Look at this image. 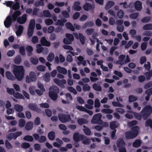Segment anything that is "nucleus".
<instances>
[{
    "instance_id": "69168bd1",
    "label": "nucleus",
    "mask_w": 152,
    "mask_h": 152,
    "mask_svg": "<svg viewBox=\"0 0 152 152\" xmlns=\"http://www.w3.org/2000/svg\"><path fill=\"white\" fill-rule=\"evenodd\" d=\"M138 16V13H134L130 14L129 16V17L131 19H134L137 18Z\"/></svg>"
},
{
    "instance_id": "338daca9",
    "label": "nucleus",
    "mask_w": 152,
    "mask_h": 152,
    "mask_svg": "<svg viewBox=\"0 0 152 152\" xmlns=\"http://www.w3.org/2000/svg\"><path fill=\"white\" fill-rule=\"evenodd\" d=\"M147 63V64H144V67L145 70L149 71L151 69V64L148 61Z\"/></svg>"
},
{
    "instance_id": "dca6fc26",
    "label": "nucleus",
    "mask_w": 152,
    "mask_h": 152,
    "mask_svg": "<svg viewBox=\"0 0 152 152\" xmlns=\"http://www.w3.org/2000/svg\"><path fill=\"white\" fill-rule=\"evenodd\" d=\"M94 24V22L92 21H90L88 22H86L82 26V28L83 29L87 27H91L93 26Z\"/></svg>"
},
{
    "instance_id": "39448f33",
    "label": "nucleus",
    "mask_w": 152,
    "mask_h": 152,
    "mask_svg": "<svg viewBox=\"0 0 152 152\" xmlns=\"http://www.w3.org/2000/svg\"><path fill=\"white\" fill-rule=\"evenodd\" d=\"M58 116L59 120L62 123L69 122L72 120V118L69 114L59 113Z\"/></svg>"
},
{
    "instance_id": "e433bc0d",
    "label": "nucleus",
    "mask_w": 152,
    "mask_h": 152,
    "mask_svg": "<svg viewBox=\"0 0 152 152\" xmlns=\"http://www.w3.org/2000/svg\"><path fill=\"white\" fill-rule=\"evenodd\" d=\"M141 141L140 140L137 139L133 143V146L134 147H138L141 144Z\"/></svg>"
},
{
    "instance_id": "393cba45",
    "label": "nucleus",
    "mask_w": 152,
    "mask_h": 152,
    "mask_svg": "<svg viewBox=\"0 0 152 152\" xmlns=\"http://www.w3.org/2000/svg\"><path fill=\"white\" fill-rule=\"evenodd\" d=\"M92 86L93 89L96 91H101L102 90L101 87L98 84L95 83L93 84Z\"/></svg>"
},
{
    "instance_id": "412c9836",
    "label": "nucleus",
    "mask_w": 152,
    "mask_h": 152,
    "mask_svg": "<svg viewBox=\"0 0 152 152\" xmlns=\"http://www.w3.org/2000/svg\"><path fill=\"white\" fill-rule=\"evenodd\" d=\"M26 50L28 53V56H30L32 55V52L33 50V48L32 46L30 45L27 46L26 48Z\"/></svg>"
},
{
    "instance_id": "864d4df0",
    "label": "nucleus",
    "mask_w": 152,
    "mask_h": 152,
    "mask_svg": "<svg viewBox=\"0 0 152 152\" xmlns=\"http://www.w3.org/2000/svg\"><path fill=\"white\" fill-rule=\"evenodd\" d=\"M20 8L19 3L18 2H16L14 4L12 7V8L14 10H16L19 9Z\"/></svg>"
},
{
    "instance_id": "cd10ccee",
    "label": "nucleus",
    "mask_w": 152,
    "mask_h": 152,
    "mask_svg": "<svg viewBox=\"0 0 152 152\" xmlns=\"http://www.w3.org/2000/svg\"><path fill=\"white\" fill-rule=\"evenodd\" d=\"M14 97L17 99H25L24 96L18 92L15 93L13 95Z\"/></svg>"
},
{
    "instance_id": "4d7b16f0",
    "label": "nucleus",
    "mask_w": 152,
    "mask_h": 152,
    "mask_svg": "<svg viewBox=\"0 0 152 152\" xmlns=\"http://www.w3.org/2000/svg\"><path fill=\"white\" fill-rule=\"evenodd\" d=\"M21 146L22 148L26 149L29 148L30 147V145L28 143L24 142L21 144Z\"/></svg>"
},
{
    "instance_id": "6e6d98bb",
    "label": "nucleus",
    "mask_w": 152,
    "mask_h": 152,
    "mask_svg": "<svg viewBox=\"0 0 152 152\" xmlns=\"http://www.w3.org/2000/svg\"><path fill=\"white\" fill-rule=\"evenodd\" d=\"M61 13L64 17L66 18H68L70 17L69 15L68 12L66 10H63L61 12Z\"/></svg>"
},
{
    "instance_id": "a211bd4d",
    "label": "nucleus",
    "mask_w": 152,
    "mask_h": 152,
    "mask_svg": "<svg viewBox=\"0 0 152 152\" xmlns=\"http://www.w3.org/2000/svg\"><path fill=\"white\" fill-rule=\"evenodd\" d=\"M125 136L126 139L129 140L135 137L131 131L127 132L125 133Z\"/></svg>"
},
{
    "instance_id": "5fc2aeb1",
    "label": "nucleus",
    "mask_w": 152,
    "mask_h": 152,
    "mask_svg": "<svg viewBox=\"0 0 152 152\" xmlns=\"http://www.w3.org/2000/svg\"><path fill=\"white\" fill-rule=\"evenodd\" d=\"M30 61L32 64L34 65L37 64L38 62V59L37 58H34L33 57H31L30 58Z\"/></svg>"
},
{
    "instance_id": "4be33fe9",
    "label": "nucleus",
    "mask_w": 152,
    "mask_h": 152,
    "mask_svg": "<svg viewBox=\"0 0 152 152\" xmlns=\"http://www.w3.org/2000/svg\"><path fill=\"white\" fill-rule=\"evenodd\" d=\"M49 139L51 140H53L55 138V132L52 131L49 132L48 134Z\"/></svg>"
},
{
    "instance_id": "3c124183",
    "label": "nucleus",
    "mask_w": 152,
    "mask_h": 152,
    "mask_svg": "<svg viewBox=\"0 0 152 152\" xmlns=\"http://www.w3.org/2000/svg\"><path fill=\"white\" fill-rule=\"evenodd\" d=\"M66 38L72 42L74 40V37L73 35L71 34L67 33L66 34Z\"/></svg>"
},
{
    "instance_id": "72a5a7b5",
    "label": "nucleus",
    "mask_w": 152,
    "mask_h": 152,
    "mask_svg": "<svg viewBox=\"0 0 152 152\" xmlns=\"http://www.w3.org/2000/svg\"><path fill=\"white\" fill-rule=\"evenodd\" d=\"M117 124V122L116 121H113L111 122L110 124V128L112 130L116 129L115 128L118 127Z\"/></svg>"
},
{
    "instance_id": "4468645a",
    "label": "nucleus",
    "mask_w": 152,
    "mask_h": 152,
    "mask_svg": "<svg viewBox=\"0 0 152 152\" xmlns=\"http://www.w3.org/2000/svg\"><path fill=\"white\" fill-rule=\"evenodd\" d=\"M33 127V123L32 122H27L25 126V128L26 130L29 131L31 130Z\"/></svg>"
},
{
    "instance_id": "c756f323",
    "label": "nucleus",
    "mask_w": 152,
    "mask_h": 152,
    "mask_svg": "<svg viewBox=\"0 0 152 152\" xmlns=\"http://www.w3.org/2000/svg\"><path fill=\"white\" fill-rule=\"evenodd\" d=\"M26 124L25 120L23 119H20L18 121V126L20 128H23L24 127Z\"/></svg>"
},
{
    "instance_id": "4c0bfd02",
    "label": "nucleus",
    "mask_w": 152,
    "mask_h": 152,
    "mask_svg": "<svg viewBox=\"0 0 152 152\" xmlns=\"http://www.w3.org/2000/svg\"><path fill=\"white\" fill-rule=\"evenodd\" d=\"M23 140L26 141H27L29 142H32L34 140L33 137L29 135H27L23 137Z\"/></svg>"
},
{
    "instance_id": "79ce46f5",
    "label": "nucleus",
    "mask_w": 152,
    "mask_h": 152,
    "mask_svg": "<svg viewBox=\"0 0 152 152\" xmlns=\"http://www.w3.org/2000/svg\"><path fill=\"white\" fill-rule=\"evenodd\" d=\"M29 77L32 79L34 82L37 80V77L35 73L33 72H31L29 73Z\"/></svg>"
},
{
    "instance_id": "7c9ffc66",
    "label": "nucleus",
    "mask_w": 152,
    "mask_h": 152,
    "mask_svg": "<svg viewBox=\"0 0 152 152\" xmlns=\"http://www.w3.org/2000/svg\"><path fill=\"white\" fill-rule=\"evenodd\" d=\"M66 28L72 31H75L74 27L70 23H67L66 24Z\"/></svg>"
},
{
    "instance_id": "2f4dec72",
    "label": "nucleus",
    "mask_w": 152,
    "mask_h": 152,
    "mask_svg": "<svg viewBox=\"0 0 152 152\" xmlns=\"http://www.w3.org/2000/svg\"><path fill=\"white\" fill-rule=\"evenodd\" d=\"M83 127L85 128L83 129V131L85 134L87 135H90L91 133V132L90 129L85 126H83Z\"/></svg>"
},
{
    "instance_id": "774afa93",
    "label": "nucleus",
    "mask_w": 152,
    "mask_h": 152,
    "mask_svg": "<svg viewBox=\"0 0 152 152\" xmlns=\"http://www.w3.org/2000/svg\"><path fill=\"white\" fill-rule=\"evenodd\" d=\"M94 28H88L86 30V32L88 35H91L94 31Z\"/></svg>"
},
{
    "instance_id": "9b49d317",
    "label": "nucleus",
    "mask_w": 152,
    "mask_h": 152,
    "mask_svg": "<svg viewBox=\"0 0 152 152\" xmlns=\"http://www.w3.org/2000/svg\"><path fill=\"white\" fill-rule=\"evenodd\" d=\"M40 42L43 46L49 47L51 45L50 42L48 41L45 37L42 38L40 40Z\"/></svg>"
},
{
    "instance_id": "58836bf2",
    "label": "nucleus",
    "mask_w": 152,
    "mask_h": 152,
    "mask_svg": "<svg viewBox=\"0 0 152 152\" xmlns=\"http://www.w3.org/2000/svg\"><path fill=\"white\" fill-rule=\"evenodd\" d=\"M37 52L38 53H41L44 50V48L41 47V45L40 44H38L36 46Z\"/></svg>"
},
{
    "instance_id": "f704fd0d",
    "label": "nucleus",
    "mask_w": 152,
    "mask_h": 152,
    "mask_svg": "<svg viewBox=\"0 0 152 152\" xmlns=\"http://www.w3.org/2000/svg\"><path fill=\"white\" fill-rule=\"evenodd\" d=\"M14 107L15 110L18 112H22L23 110V107L19 104L15 105Z\"/></svg>"
},
{
    "instance_id": "6ab92c4d",
    "label": "nucleus",
    "mask_w": 152,
    "mask_h": 152,
    "mask_svg": "<svg viewBox=\"0 0 152 152\" xmlns=\"http://www.w3.org/2000/svg\"><path fill=\"white\" fill-rule=\"evenodd\" d=\"M139 127L137 126H134L131 129V132L134 134V137H136L138 133Z\"/></svg>"
},
{
    "instance_id": "a18cd8bd",
    "label": "nucleus",
    "mask_w": 152,
    "mask_h": 152,
    "mask_svg": "<svg viewBox=\"0 0 152 152\" xmlns=\"http://www.w3.org/2000/svg\"><path fill=\"white\" fill-rule=\"evenodd\" d=\"M137 99V97L133 95H129V101L130 102H132L136 101Z\"/></svg>"
},
{
    "instance_id": "a19ab883",
    "label": "nucleus",
    "mask_w": 152,
    "mask_h": 152,
    "mask_svg": "<svg viewBox=\"0 0 152 152\" xmlns=\"http://www.w3.org/2000/svg\"><path fill=\"white\" fill-rule=\"evenodd\" d=\"M54 54L53 53H50L48 56L47 59L49 62H52L54 59Z\"/></svg>"
},
{
    "instance_id": "49530a36",
    "label": "nucleus",
    "mask_w": 152,
    "mask_h": 152,
    "mask_svg": "<svg viewBox=\"0 0 152 152\" xmlns=\"http://www.w3.org/2000/svg\"><path fill=\"white\" fill-rule=\"evenodd\" d=\"M124 12L123 10H120L117 13L118 17L120 19H122L124 17Z\"/></svg>"
},
{
    "instance_id": "ea45409f",
    "label": "nucleus",
    "mask_w": 152,
    "mask_h": 152,
    "mask_svg": "<svg viewBox=\"0 0 152 152\" xmlns=\"http://www.w3.org/2000/svg\"><path fill=\"white\" fill-rule=\"evenodd\" d=\"M43 79L47 82H49L50 80V76L49 73H46L43 76Z\"/></svg>"
},
{
    "instance_id": "0e129e2a",
    "label": "nucleus",
    "mask_w": 152,
    "mask_h": 152,
    "mask_svg": "<svg viewBox=\"0 0 152 152\" xmlns=\"http://www.w3.org/2000/svg\"><path fill=\"white\" fill-rule=\"evenodd\" d=\"M37 69L39 71L43 72L45 70V67L43 65H40L37 66Z\"/></svg>"
},
{
    "instance_id": "ddd939ff",
    "label": "nucleus",
    "mask_w": 152,
    "mask_h": 152,
    "mask_svg": "<svg viewBox=\"0 0 152 152\" xmlns=\"http://www.w3.org/2000/svg\"><path fill=\"white\" fill-rule=\"evenodd\" d=\"M134 7L137 10L140 11L142 8L141 2L139 1H136L134 3Z\"/></svg>"
},
{
    "instance_id": "13d9d810",
    "label": "nucleus",
    "mask_w": 152,
    "mask_h": 152,
    "mask_svg": "<svg viewBox=\"0 0 152 152\" xmlns=\"http://www.w3.org/2000/svg\"><path fill=\"white\" fill-rule=\"evenodd\" d=\"M5 145L6 148L9 149L12 148V146L7 140H6L5 141Z\"/></svg>"
},
{
    "instance_id": "5701e85b",
    "label": "nucleus",
    "mask_w": 152,
    "mask_h": 152,
    "mask_svg": "<svg viewBox=\"0 0 152 152\" xmlns=\"http://www.w3.org/2000/svg\"><path fill=\"white\" fill-rule=\"evenodd\" d=\"M115 4L114 1H108L105 6V9L106 10H108L111 7L113 6Z\"/></svg>"
},
{
    "instance_id": "e2e57ef3",
    "label": "nucleus",
    "mask_w": 152,
    "mask_h": 152,
    "mask_svg": "<svg viewBox=\"0 0 152 152\" xmlns=\"http://www.w3.org/2000/svg\"><path fill=\"white\" fill-rule=\"evenodd\" d=\"M35 87L33 86H31L29 88V91L30 94H31L34 95L35 94L34 91Z\"/></svg>"
},
{
    "instance_id": "c03bdc74",
    "label": "nucleus",
    "mask_w": 152,
    "mask_h": 152,
    "mask_svg": "<svg viewBox=\"0 0 152 152\" xmlns=\"http://www.w3.org/2000/svg\"><path fill=\"white\" fill-rule=\"evenodd\" d=\"M145 126L146 127L150 126L152 128V120L151 119L149 118L146 121Z\"/></svg>"
},
{
    "instance_id": "7ed1b4c3",
    "label": "nucleus",
    "mask_w": 152,
    "mask_h": 152,
    "mask_svg": "<svg viewBox=\"0 0 152 152\" xmlns=\"http://www.w3.org/2000/svg\"><path fill=\"white\" fill-rule=\"evenodd\" d=\"M49 92V95L50 98L53 100H56L58 97V94L59 92L58 88L57 86L50 87Z\"/></svg>"
},
{
    "instance_id": "09e8293b",
    "label": "nucleus",
    "mask_w": 152,
    "mask_h": 152,
    "mask_svg": "<svg viewBox=\"0 0 152 152\" xmlns=\"http://www.w3.org/2000/svg\"><path fill=\"white\" fill-rule=\"evenodd\" d=\"M143 28L144 30L152 29V24H147L143 26Z\"/></svg>"
},
{
    "instance_id": "603ef678",
    "label": "nucleus",
    "mask_w": 152,
    "mask_h": 152,
    "mask_svg": "<svg viewBox=\"0 0 152 152\" xmlns=\"http://www.w3.org/2000/svg\"><path fill=\"white\" fill-rule=\"evenodd\" d=\"M85 137L81 141H83V143L85 145H88L90 143V140L89 138H88L86 137L85 136Z\"/></svg>"
},
{
    "instance_id": "0eeeda50",
    "label": "nucleus",
    "mask_w": 152,
    "mask_h": 152,
    "mask_svg": "<svg viewBox=\"0 0 152 152\" xmlns=\"http://www.w3.org/2000/svg\"><path fill=\"white\" fill-rule=\"evenodd\" d=\"M83 9L86 11L91 10L92 12H94V5H92L89 3H86L83 6Z\"/></svg>"
},
{
    "instance_id": "de8ad7c7",
    "label": "nucleus",
    "mask_w": 152,
    "mask_h": 152,
    "mask_svg": "<svg viewBox=\"0 0 152 152\" xmlns=\"http://www.w3.org/2000/svg\"><path fill=\"white\" fill-rule=\"evenodd\" d=\"M151 19V17L149 16L145 17L142 18L141 20V22L143 23H146L149 22Z\"/></svg>"
},
{
    "instance_id": "473e14b6",
    "label": "nucleus",
    "mask_w": 152,
    "mask_h": 152,
    "mask_svg": "<svg viewBox=\"0 0 152 152\" xmlns=\"http://www.w3.org/2000/svg\"><path fill=\"white\" fill-rule=\"evenodd\" d=\"M23 29V26H19L18 29L16 33V34L17 36H20L22 34Z\"/></svg>"
},
{
    "instance_id": "c9c22d12",
    "label": "nucleus",
    "mask_w": 152,
    "mask_h": 152,
    "mask_svg": "<svg viewBox=\"0 0 152 152\" xmlns=\"http://www.w3.org/2000/svg\"><path fill=\"white\" fill-rule=\"evenodd\" d=\"M144 75L146 77L147 80H150L152 76V70H149L148 72H145Z\"/></svg>"
},
{
    "instance_id": "2eb2a0df",
    "label": "nucleus",
    "mask_w": 152,
    "mask_h": 152,
    "mask_svg": "<svg viewBox=\"0 0 152 152\" xmlns=\"http://www.w3.org/2000/svg\"><path fill=\"white\" fill-rule=\"evenodd\" d=\"M21 14V12L19 10H17L14 12L12 15V18L13 21H16L18 16Z\"/></svg>"
},
{
    "instance_id": "6e6552de",
    "label": "nucleus",
    "mask_w": 152,
    "mask_h": 152,
    "mask_svg": "<svg viewBox=\"0 0 152 152\" xmlns=\"http://www.w3.org/2000/svg\"><path fill=\"white\" fill-rule=\"evenodd\" d=\"M54 81L55 83L62 88H64V84L66 83V81L64 79L59 80L58 79L55 78L54 79Z\"/></svg>"
},
{
    "instance_id": "bf43d9fd",
    "label": "nucleus",
    "mask_w": 152,
    "mask_h": 152,
    "mask_svg": "<svg viewBox=\"0 0 152 152\" xmlns=\"http://www.w3.org/2000/svg\"><path fill=\"white\" fill-rule=\"evenodd\" d=\"M90 89V86L87 84L84 85L83 87V90L84 92L89 91Z\"/></svg>"
},
{
    "instance_id": "1a4fd4ad",
    "label": "nucleus",
    "mask_w": 152,
    "mask_h": 152,
    "mask_svg": "<svg viewBox=\"0 0 152 152\" xmlns=\"http://www.w3.org/2000/svg\"><path fill=\"white\" fill-rule=\"evenodd\" d=\"M12 20L11 16H8L4 22V24L5 27L7 28L9 27L11 25Z\"/></svg>"
},
{
    "instance_id": "aec40b11",
    "label": "nucleus",
    "mask_w": 152,
    "mask_h": 152,
    "mask_svg": "<svg viewBox=\"0 0 152 152\" xmlns=\"http://www.w3.org/2000/svg\"><path fill=\"white\" fill-rule=\"evenodd\" d=\"M77 122L79 125H82L88 123V121L83 118H80L77 119Z\"/></svg>"
},
{
    "instance_id": "f257e3e1",
    "label": "nucleus",
    "mask_w": 152,
    "mask_h": 152,
    "mask_svg": "<svg viewBox=\"0 0 152 152\" xmlns=\"http://www.w3.org/2000/svg\"><path fill=\"white\" fill-rule=\"evenodd\" d=\"M152 113V107L149 105L145 106L142 109L140 113H135L134 116L138 120H141L142 117L145 120L149 117Z\"/></svg>"
},
{
    "instance_id": "680f3d73",
    "label": "nucleus",
    "mask_w": 152,
    "mask_h": 152,
    "mask_svg": "<svg viewBox=\"0 0 152 152\" xmlns=\"http://www.w3.org/2000/svg\"><path fill=\"white\" fill-rule=\"evenodd\" d=\"M34 30L28 28L27 30V35L29 38L31 37L33 35Z\"/></svg>"
},
{
    "instance_id": "9d476101",
    "label": "nucleus",
    "mask_w": 152,
    "mask_h": 152,
    "mask_svg": "<svg viewBox=\"0 0 152 152\" xmlns=\"http://www.w3.org/2000/svg\"><path fill=\"white\" fill-rule=\"evenodd\" d=\"M27 20V15L24 14L22 17H19L17 19V22L20 24L24 23Z\"/></svg>"
},
{
    "instance_id": "b1692460",
    "label": "nucleus",
    "mask_w": 152,
    "mask_h": 152,
    "mask_svg": "<svg viewBox=\"0 0 152 152\" xmlns=\"http://www.w3.org/2000/svg\"><path fill=\"white\" fill-rule=\"evenodd\" d=\"M57 69L59 72L63 74H65L67 72L65 68L62 67L60 66H58L57 67Z\"/></svg>"
},
{
    "instance_id": "37998d69",
    "label": "nucleus",
    "mask_w": 152,
    "mask_h": 152,
    "mask_svg": "<svg viewBox=\"0 0 152 152\" xmlns=\"http://www.w3.org/2000/svg\"><path fill=\"white\" fill-rule=\"evenodd\" d=\"M43 13L44 16L45 17L50 18L51 17V14L48 10H44L43 11Z\"/></svg>"
},
{
    "instance_id": "f8f14e48",
    "label": "nucleus",
    "mask_w": 152,
    "mask_h": 152,
    "mask_svg": "<svg viewBox=\"0 0 152 152\" xmlns=\"http://www.w3.org/2000/svg\"><path fill=\"white\" fill-rule=\"evenodd\" d=\"M56 140L57 142H53V145L55 147L58 148H60L63 144L62 141L58 138H56Z\"/></svg>"
},
{
    "instance_id": "a878e982",
    "label": "nucleus",
    "mask_w": 152,
    "mask_h": 152,
    "mask_svg": "<svg viewBox=\"0 0 152 152\" xmlns=\"http://www.w3.org/2000/svg\"><path fill=\"white\" fill-rule=\"evenodd\" d=\"M6 76L8 79L12 80H14V77L12 74L10 72H6Z\"/></svg>"
},
{
    "instance_id": "052dcab7",
    "label": "nucleus",
    "mask_w": 152,
    "mask_h": 152,
    "mask_svg": "<svg viewBox=\"0 0 152 152\" xmlns=\"http://www.w3.org/2000/svg\"><path fill=\"white\" fill-rule=\"evenodd\" d=\"M19 53L22 56H24L25 54V47L21 46L19 48Z\"/></svg>"
},
{
    "instance_id": "20e7f679",
    "label": "nucleus",
    "mask_w": 152,
    "mask_h": 152,
    "mask_svg": "<svg viewBox=\"0 0 152 152\" xmlns=\"http://www.w3.org/2000/svg\"><path fill=\"white\" fill-rule=\"evenodd\" d=\"M102 117V115L100 113L95 114L91 120V123L94 124L102 125L103 122L101 119Z\"/></svg>"
},
{
    "instance_id": "423d86ee",
    "label": "nucleus",
    "mask_w": 152,
    "mask_h": 152,
    "mask_svg": "<svg viewBox=\"0 0 152 152\" xmlns=\"http://www.w3.org/2000/svg\"><path fill=\"white\" fill-rule=\"evenodd\" d=\"M85 137V136L83 134H79L78 132L75 133L73 136V140L77 142L79 141L80 140H82Z\"/></svg>"
},
{
    "instance_id": "8fccbe9b",
    "label": "nucleus",
    "mask_w": 152,
    "mask_h": 152,
    "mask_svg": "<svg viewBox=\"0 0 152 152\" xmlns=\"http://www.w3.org/2000/svg\"><path fill=\"white\" fill-rule=\"evenodd\" d=\"M22 134V132L21 131L18 132L14 133H12V137L13 139L14 140L16 139L20 135Z\"/></svg>"
},
{
    "instance_id": "bb28decb",
    "label": "nucleus",
    "mask_w": 152,
    "mask_h": 152,
    "mask_svg": "<svg viewBox=\"0 0 152 152\" xmlns=\"http://www.w3.org/2000/svg\"><path fill=\"white\" fill-rule=\"evenodd\" d=\"M79 39H80L81 44L82 45H84L86 39V37L81 33H79Z\"/></svg>"
},
{
    "instance_id": "f03ea898",
    "label": "nucleus",
    "mask_w": 152,
    "mask_h": 152,
    "mask_svg": "<svg viewBox=\"0 0 152 152\" xmlns=\"http://www.w3.org/2000/svg\"><path fill=\"white\" fill-rule=\"evenodd\" d=\"M13 72L18 80L21 81L23 79L25 75V70L23 66L14 65Z\"/></svg>"
},
{
    "instance_id": "f3484780",
    "label": "nucleus",
    "mask_w": 152,
    "mask_h": 152,
    "mask_svg": "<svg viewBox=\"0 0 152 152\" xmlns=\"http://www.w3.org/2000/svg\"><path fill=\"white\" fill-rule=\"evenodd\" d=\"M80 3L79 1H75L74 2L72 7L76 11H80L81 9V7L80 6Z\"/></svg>"
},
{
    "instance_id": "c85d7f7f",
    "label": "nucleus",
    "mask_w": 152,
    "mask_h": 152,
    "mask_svg": "<svg viewBox=\"0 0 152 152\" xmlns=\"http://www.w3.org/2000/svg\"><path fill=\"white\" fill-rule=\"evenodd\" d=\"M125 143L123 139H119L117 142V146L118 148L124 146Z\"/></svg>"
}]
</instances>
